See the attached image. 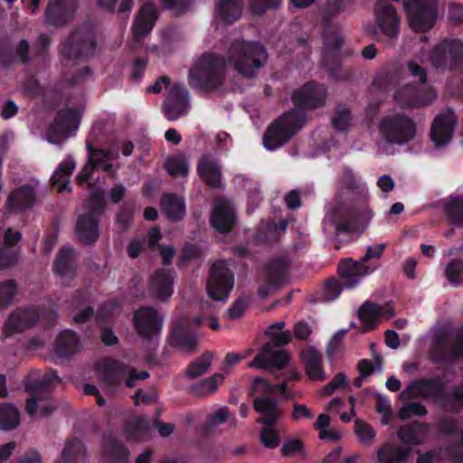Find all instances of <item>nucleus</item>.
I'll return each mask as SVG.
<instances>
[{"mask_svg":"<svg viewBox=\"0 0 463 463\" xmlns=\"http://www.w3.org/2000/svg\"><path fill=\"white\" fill-rule=\"evenodd\" d=\"M267 59V51L261 43L237 39L229 44L223 56L203 54L191 68L188 82L197 90L215 89L225 80L228 67L242 76L253 77Z\"/></svg>","mask_w":463,"mask_h":463,"instance_id":"obj_1","label":"nucleus"},{"mask_svg":"<svg viewBox=\"0 0 463 463\" xmlns=\"http://www.w3.org/2000/svg\"><path fill=\"white\" fill-rule=\"evenodd\" d=\"M430 63L435 68L454 69L463 64V42L460 40H443L431 51L421 50L414 60L407 62L409 74L426 83V72L420 64Z\"/></svg>","mask_w":463,"mask_h":463,"instance_id":"obj_2","label":"nucleus"},{"mask_svg":"<svg viewBox=\"0 0 463 463\" xmlns=\"http://www.w3.org/2000/svg\"><path fill=\"white\" fill-rule=\"evenodd\" d=\"M378 129L383 140L389 144L403 145L416 137V123L407 115L392 112L381 118Z\"/></svg>","mask_w":463,"mask_h":463,"instance_id":"obj_3","label":"nucleus"},{"mask_svg":"<svg viewBox=\"0 0 463 463\" xmlns=\"http://www.w3.org/2000/svg\"><path fill=\"white\" fill-rule=\"evenodd\" d=\"M304 116L300 109H292L274 121L267 129L263 145L268 150H275L287 143L302 127Z\"/></svg>","mask_w":463,"mask_h":463,"instance_id":"obj_4","label":"nucleus"},{"mask_svg":"<svg viewBox=\"0 0 463 463\" xmlns=\"http://www.w3.org/2000/svg\"><path fill=\"white\" fill-rule=\"evenodd\" d=\"M404 400L424 398L439 402L444 408L452 411V393H445V384L440 379H422L411 382L401 393Z\"/></svg>","mask_w":463,"mask_h":463,"instance_id":"obj_5","label":"nucleus"},{"mask_svg":"<svg viewBox=\"0 0 463 463\" xmlns=\"http://www.w3.org/2000/svg\"><path fill=\"white\" fill-rule=\"evenodd\" d=\"M104 199L102 190L91 192L89 203V213L80 216L76 232L79 238L85 243L94 242L99 237L97 215L103 210Z\"/></svg>","mask_w":463,"mask_h":463,"instance_id":"obj_6","label":"nucleus"},{"mask_svg":"<svg viewBox=\"0 0 463 463\" xmlns=\"http://www.w3.org/2000/svg\"><path fill=\"white\" fill-rule=\"evenodd\" d=\"M96 48L91 30L82 28L74 31L64 42L61 54L64 60L79 59L91 55Z\"/></svg>","mask_w":463,"mask_h":463,"instance_id":"obj_7","label":"nucleus"},{"mask_svg":"<svg viewBox=\"0 0 463 463\" xmlns=\"http://www.w3.org/2000/svg\"><path fill=\"white\" fill-rule=\"evenodd\" d=\"M81 114L79 109H61L47 133L48 142L59 145L65 141L78 128Z\"/></svg>","mask_w":463,"mask_h":463,"instance_id":"obj_8","label":"nucleus"},{"mask_svg":"<svg viewBox=\"0 0 463 463\" xmlns=\"http://www.w3.org/2000/svg\"><path fill=\"white\" fill-rule=\"evenodd\" d=\"M233 287V275L224 261H218L211 269L206 286L208 296L214 300H225Z\"/></svg>","mask_w":463,"mask_h":463,"instance_id":"obj_9","label":"nucleus"},{"mask_svg":"<svg viewBox=\"0 0 463 463\" xmlns=\"http://www.w3.org/2000/svg\"><path fill=\"white\" fill-rule=\"evenodd\" d=\"M436 96L431 87L416 90L412 85L404 84L395 90L393 99L402 109L418 108L430 104Z\"/></svg>","mask_w":463,"mask_h":463,"instance_id":"obj_10","label":"nucleus"},{"mask_svg":"<svg viewBox=\"0 0 463 463\" xmlns=\"http://www.w3.org/2000/svg\"><path fill=\"white\" fill-rule=\"evenodd\" d=\"M457 121L456 114L450 109L435 117L431 124L430 137L436 148L444 147L451 142Z\"/></svg>","mask_w":463,"mask_h":463,"instance_id":"obj_11","label":"nucleus"},{"mask_svg":"<svg viewBox=\"0 0 463 463\" xmlns=\"http://www.w3.org/2000/svg\"><path fill=\"white\" fill-rule=\"evenodd\" d=\"M189 109V93L183 84L175 83L170 87L163 105L165 117L171 121L187 114Z\"/></svg>","mask_w":463,"mask_h":463,"instance_id":"obj_12","label":"nucleus"},{"mask_svg":"<svg viewBox=\"0 0 463 463\" xmlns=\"http://www.w3.org/2000/svg\"><path fill=\"white\" fill-rule=\"evenodd\" d=\"M375 267H371L360 259L353 260H345L338 264V272L340 279L344 280V287L346 289H352L357 287L364 277L375 270Z\"/></svg>","mask_w":463,"mask_h":463,"instance_id":"obj_13","label":"nucleus"},{"mask_svg":"<svg viewBox=\"0 0 463 463\" xmlns=\"http://www.w3.org/2000/svg\"><path fill=\"white\" fill-rule=\"evenodd\" d=\"M163 317L153 307H141L134 315V326L139 335L149 338L159 334Z\"/></svg>","mask_w":463,"mask_h":463,"instance_id":"obj_14","label":"nucleus"},{"mask_svg":"<svg viewBox=\"0 0 463 463\" xmlns=\"http://www.w3.org/2000/svg\"><path fill=\"white\" fill-rule=\"evenodd\" d=\"M375 21L382 32L388 37L397 35L400 21L396 10L387 0H379L374 8Z\"/></svg>","mask_w":463,"mask_h":463,"instance_id":"obj_15","label":"nucleus"},{"mask_svg":"<svg viewBox=\"0 0 463 463\" xmlns=\"http://www.w3.org/2000/svg\"><path fill=\"white\" fill-rule=\"evenodd\" d=\"M288 362L289 354L286 351L276 350L271 344H267L254 360L248 364V367H256L259 369L271 367L281 370Z\"/></svg>","mask_w":463,"mask_h":463,"instance_id":"obj_16","label":"nucleus"},{"mask_svg":"<svg viewBox=\"0 0 463 463\" xmlns=\"http://www.w3.org/2000/svg\"><path fill=\"white\" fill-rule=\"evenodd\" d=\"M326 98V91L322 85L308 82L293 92L292 101L301 108H315L323 105Z\"/></svg>","mask_w":463,"mask_h":463,"instance_id":"obj_17","label":"nucleus"},{"mask_svg":"<svg viewBox=\"0 0 463 463\" xmlns=\"http://www.w3.org/2000/svg\"><path fill=\"white\" fill-rule=\"evenodd\" d=\"M393 315L394 311L389 305L380 306L373 302H364L358 310L364 331L374 328L382 318L389 319Z\"/></svg>","mask_w":463,"mask_h":463,"instance_id":"obj_18","label":"nucleus"},{"mask_svg":"<svg viewBox=\"0 0 463 463\" xmlns=\"http://www.w3.org/2000/svg\"><path fill=\"white\" fill-rule=\"evenodd\" d=\"M103 388L107 392H113L126 373V366L112 359H104L97 365Z\"/></svg>","mask_w":463,"mask_h":463,"instance_id":"obj_19","label":"nucleus"},{"mask_svg":"<svg viewBox=\"0 0 463 463\" xmlns=\"http://www.w3.org/2000/svg\"><path fill=\"white\" fill-rule=\"evenodd\" d=\"M203 321V319L199 317L189 321L187 325L176 321L171 337V344L183 353L189 354L194 351L198 345V339L195 335L187 334L184 329L190 326L192 323L196 326H200Z\"/></svg>","mask_w":463,"mask_h":463,"instance_id":"obj_20","label":"nucleus"},{"mask_svg":"<svg viewBox=\"0 0 463 463\" xmlns=\"http://www.w3.org/2000/svg\"><path fill=\"white\" fill-rule=\"evenodd\" d=\"M76 0H51L45 14V20L52 25H62L75 14Z\"/></svg>","mask_w":463,"mask_h":463,"instance_id":"obj_21","label":"nucleus"},{"mask_svg":"<svg viewBox=\"0 0 463 463\" xmlns=\"http://www.w3.org/2000/svg\"><path fill=\"white\" fill-rule=\"evenodd\" d=\"M236 222V214L233 207L226 200L219 201L212 213L211 224L220 232H230Z\"/></svg>","mask_w":463,"mask_h":463,"instance_id":"obj_22","label":"nucleus"},{"mask_svg":"<svg viewBox=\"0 0 463 463\" xmlns=\"http://www.w3.org/2000/svg\"><path fill=\"white\" fill-rule=\"evenodd\" d=\"M38 182L35 179H29L26 184L13 191L8 197L7 206L10 211H23L33 205L35 199V188Z\"/></svg>","mask_w":463,"mask_h":463,"instance_id":"obj_23","label":"nucleus"},{"mask_svg":"<svg viewBox=\"0 0 463 463\" xmlns=\"http://www.w3.org/2000/svg\"><path fill=\"white\" fill-rule=\"evenodd\" d=\"M39 318L38 311L35 308L17 310L8 318L4 327L5 336L23 332L30 328Z\"/></svg>","mask_w":463,"mask_h":463,"instance_id":"obj_24","label":"nucleus"},{"mask_svg":"<svg viewBox=\"0 0 463 463\" xmlns=\"http://www.w3.org/2000/svg\"><path fill=\"white\" fill-rule=\"evenodd\" d=\"M253 407L260 414L257 420L259 423L274 425L283 417L278 402L268 396L257 397L253 402Z\"/></svg>","mask_w":463,"mask_h":463,"instance_id":"obj_25","label":"nucleus"},{"mask_svg":"<svg viewBox=\"0 0 463 463\" xmlns=\"http://www.w3.org/2000/svg\"><path fill=\"white\" fill-rule=\"evenodd\" d=\"M156 17L155 5L146 3L139 10L133 24L132 30L136 40H141L151 32Z\"/></svg>","mask_w":463,"mask_h":463,"instance_id":"obj_26","label":"nucleus"},{"mask_svg":"<svg viewBox=\"0 0 463 463\" xmlns=\"http://www.w3.org/2000/svg\"><path fill=\"white\" fill-rule=\"evenodd\" d=\"M76 167V162L71 156H67L60 163L52 175V185L59 193H71L70 176Z\"/></svg>","mask_w":463,"mask_h":463,"instance_id":"obj_27","label":"nucleus"},{"mask_svg":"<svg viewBox=\"0 0 463 463\" xmlns=\"http://www.w3.org/2000/svg\"><path fill=\"white\" fill-rule=\"evenodd\" d=\"M128 451L111 435L105 436L101 442V456L107 463H125Z\"/></svg>","mask_w":463,"mask_h":463,"instance_id":"obj_28","label":"nucleus"},{"mask_svg":"<svg viewBox=\"0 0 463 463\" xmlns=\"http://www.w3.org/2000/svg\"><path fill=\"white\" fill-rule=\"evenodd\" d=\"M197 172L209 186L219 187L221 185V168L213 156H203L197 165Z\"/></svg>","mask_w":463,"mask_h":463,"instance_id":"obj_29","label":"nucleus"},{"mask_svg":"<svg viewBox=\"0 0 463 463\" xmlns=\"http://www.w3.org/2000/svg\"><path fill=\"white\" fill-rule=\"evenodd\" d=\"M242 6V0H220L215 6L214 19L230 24L240 18Z\"/></svg>","mask_w":463,"mask_h":463,"instance_id":"obj_30","label":"nucleus"},{"mask_svg":"<svg viewBox=\"0 0 463 463\" xmlns=\"http://www.w3.org/2000/svg\"><path fill=\"white\" fill-rule=\"evenodd\" d=\"M174 276L169 270H158L152 277L150 290L160 300L169 298L173 294Z\"/></svg>","mask_w":463,"mask_h":463,"instance_id":"obj_31","label":"nucleus"},{"mask_svg":"<svg viewBox=\"0 0 463 463\" xmlns=\"http://www.w3.org/2000/svg\"><path fill=\"white\" fill-rule=\"evenodd\" d=\"M429 427L427 424L414 422L402 426L397 432L399 439L404 444L420 445L428 437Z\"/></svg>","mask_w":463,"mask_h":463,"instance_id":"obj_32","label":"nucleus"},{"mask_svg":"<svg viewBox=\"0 0 463 463\" xmlns=\"http://www.w3.org/2000/svg\"><path fill=\"white\" fill-rule=\"evenodd\" d=\"M302 360L307 375L314 381L325 379V372L321 364V354L314 347H307L302 353Z\"/></svg>","mask_w":463,"mask_h":463,"instance_id":"obj_33","label":"nucleus"},{"mask_svg":"<svg viewBox=\"0 0 463 463\" xmlns=\"http://www.w3.org/2000/svg\"><path fill=\"white\" fill-rule=\"evenodd\" d=\"M411 453L410 448L397 447L385 443L377 450L379 463H402Z\"/></svg>","mask_w":463,"mask_h":463,"instance_id":"obj_34","label":"nucleus"},{"mask_svg":"<svg viewBox=\"0 0 463 463\" xmlns=\"http://www.w3.org/2000/svg\"><path fill=\"white\" fill-rule=\"evenodd\" d=\"M79 348V339L76 335L70 330L61 332L54 343V352L61 357L73 354Z\"/></svg>","mask_w":463,"mask_h":463,"instance_id":"obj_35","label":"nucleus"},{"mask_svg":"<svg viewBox=\"0 0 463 463\" xmlns=\"http://www.w3.org/2000/svg\"><path fill=\"white\" fill-rule=\"evenodd\" d=\"M21 233L8 229L5 233V246L0 247V268H7L17 260L16 253L10 248L21 240Z\"/></svg>","mask_w":463,"mask_h":463,"instance_id":"obj_36","label":"nucleus"},{"mask_svg":"<svg viewBox=\"0 0 463 463\" xmlns=\"http://www.w3.org/2000/svg\"><path fill=\"white\" fill-rule=\"evenodd\" d=\"M74 251L69 247L62 248L55 260L53 269L61 277L71 278L74 275Z\"/></svg>","mask_w":463,"mask_h":463,"instance_id":"obj_37","label":"nucleus"},{"mask_svg":"<svg viewBox=\"0 0 463 463\" xmlns=\"http://www.w3.org/2000/svg\"><path fill=\"white\" fill-rule=\"evenodd\" d=\"M89 153V163L93 165L94 168L100 169L109 174H114V170L111 165V161L116 158V155L111 151H104L102 149H91L88 146Z\"/></svg>","mask_w":463,"mask_h":463,"instance_id":"obj_38","label":"nucleus"},{"mask_svg":"<svg viewBox=\"0 0 463 463\" xmlns=\"http://www.w3.org/2000/svg\"><path fill=\"white\" fill-rule=\"evenodd\" d=\"M445 213L452 224H463V194L451 195L443 201Z\"/></svg>","mask_w":463,"mask_h":463,"instance_id":"obj_39","label":"nucleus"},{"mask_svg":"<svg viewBox=\"0 0 463 463\" xmlns=\"http://www.w3.org/2000/svg\"><path fill=\"white\" fill-rule=\"evenodd\" d=\"M161 207L165 214L172 220L181 219L185 213L184 200L173 194H165L162 197Z\"/></svg>","mask_w":463,"mask_h":463,"instance_id":"obj_40","label":"nucleus"},{"mask_svg":"<svg viewBox=\"0 0 463 463\" xmlns=\"http://www.w3.org/2000/svg\"><path fill=\"white\" fill-rule=\"evenodd\" d=\"M128 439L133 441H143L150 436V427L148 422L139 417L131 419L126 428Z\"/></svg>","mask_w":463,"mask_h":463,"instance_id":"obj_41","label":"nucleus"},{"mask_svg":"<svg viewBox=\"0 0 463 463\" xmlns=\"http://www.w3.org/2000/svg\"><path fill=\"white\" fill-rule=\"evenodd\" d=\"M20 424V413L17 408L9 403L0 404V430H10Z\"/></svg>","mask_w":463,"mask_h":463,"instance_id":"obj_42","label":"nucleus"},{"mask_svg":"<svg viewBox=\"0 0 463 463\" xmlns=\"http://www.w3.org/2000/svg\"><path fill=\"white\" fill-rule=\"evenodd\" d=\"M165 165L167 173L174 177H186L189 172L188 161L183 154L168 157Z\"/></svg>","mask_w":463,"mask_h":463,"instance_id":"obj_43","label":"nucleus"},{"mask_svg":"<svg viewBox=\"0 0 463 463\" xmlns=\"http://www.w3.org/2000/svg\"><path fill=\"white\" fill-rule=\"evenodd\" d=\"M84 452L81 442L73 439L66 444L62 451V460L64 463H78L83 458Z\"/></svg>","mask_w":463,"mask_h":463,"instance_id":"obj_44","label":"nucleus"},{"mask_svg":"<svg viewBox=\"0 0 463 463\" xmlns=\"http://www.w3.org/2000/svg\"><path fill=\"white\" fill-rule=\"evenodd\" d=\"M213 362V354L204 353L201 357L193 362L186 370V373L191 378H196L204 374L210 368Z\"/></svg>","mask_w":463,"mask_h":463,"instance_id":"obj_45","label":"nucleus"},{"mask_svg":"<svg viewBox=\"0 0 463 463\" xmlns=\"http://www.w3.org/2000/svg\"><path fill=\"white\" fill-rule=\"evenodd\" d=\"M285 322L279 321L269 327L267 335L271 338L276 346H280L288 344L291 341V333L289 331H283Z\"/></svg>","mask_w":463,"mask_h":463,"instance_id":"obj_46","label":"nucleus"},{"mask_svg":"<svg viewBox=\"0 0 463 463\" xmlns=\"http://www.w3.org/2000/svg\"><path fill=\"white\" fill-rule=\"evenodd\" d=\"M225 378L224 373H215L212 377L203 380L200 383L193 387L194 392L198 395H208L215 392L218 385L221 384Z\"/></svg>","mask_w":463,"mask_h":463,"instance_id":"obj_47","label":"nucleus"},{"mask_svg":"<svg viewBox=\"0 0 463 463\" xmlns=\"http://www.w3.org/2000/svg\"><path fill=\"white\" fill-rule=\"evenodd\" d=\"M260 439L265 448H276L280 441L279 430L274 425H265L260 430Z\"/></svg>","mask_w":463,"mask_h":463,"instance_id":"obj_48","label":"nucleus"},{"mask_svg":"<svg viewBox=\"0 0 463 463\" xmlns=\"http://www.w3.org/2000/svg\"><path fill=\"white\" fill-rule=\"evenodd\" d=\"M347 215L348 213L345 209L331 210L326 213L325 222L332 224L337 231L347 230L349 225L345 221Z\"/></svg>","mask_w":463,"mask_h":463,"instance_id":"obj_49","label":"nucleus"},{"mask_svg":"<svg viewBox=\"0 0 463 463\" xmlns=\"http://www.w3.org/2000/svg\"><path fill=\"white\" fill-rule=\"evenodd\" d=\"M54 380H58V376L55 372H50L46 373L42 379L30 381L25 384V390L31 394L36 395L41 393L43 388Z\"/></svg>","mask_w":463,"mask_h":463,"instance_id":"obj_50","label":"nucleus"},{"mask_svg":"<svg viewBox=\"0 0 463 463\" xmlns=\"http://www.w3.org/2000/svg\"><path fill=\"white\" fill-rule=\"evenodd\" d=\"M445 272L451 284H458L463 279V261L460 260H451L447 265Z\"/></svg>","mask_w":463,"mask_h":463,"instance_id":"obj_51","label":"nucleus"},{"mask_svg":"<svg viewBox=\"0 0 463 463\" xmlns=\"http://www.w3.org/2000/svg\"><path fill=\"white\" fill-rule=\"evenodd\" d=\"M354 431L359 440L364 444L371 443L375 437V432L372 427L359 419L355 420Z\"/></svg>","mask_w":463,"mask_h":463,"instance_id":"obj_52","label":"nucleus"},{"mask_svg":"<svg viewBox=\"0 0 463 463\" xmlns=\"http://www.w3.org/2000/svg\"><path fill=\"white\" fill-rule=\"evenodd\" d=\"M427 413L426 408L418 402H410L402 406L398 416L401 420H404L413 416H424Z\"/></svg>","mask_w":463,"mask_h":463,"instance_id":"obj_53","label":"nucleus"},{"mask_svg":"<svg viewBox=\"0 0 463 463\" xmlns=\"http://www.w3.org/2000/svg\"><path fill=\"white\" fill-rule=\"evenodd\" d=\"M99 5L105 10L118 13L128 12L133 6V0H98Z\"/></svg>","mask_w":463,"mask_h":463,"instance_id":"obj_54","label":"nucleus"},{"mask_svg":"<svg viewBox=\"0 0 463 463\" xmlns=\"http://www.w3.org/2000/svg\"><path fill=\"white\" fill-rule=\"evenodd\" d=\"M348 384L345 375L342 373H337L331 382H329L322 390V394L329 396L337 390H344Z\"/></svg>","mask_w":463,"mask_h":463,"instance_id":"obj_55","label":"nucleus"},{"mask_svg":"<svg viewBox=\"0 0 463 463\" xmlns=\"http://www.w3.org/2000/svg\"><path fill=\"white\" fill-rule=\"evenodd\" d=\"M375 409L382 415V423L383 425L388 424L392 417L390 401L383 396L378 395Z\"/></svg>","mask_w":463,"mask_h":463,"instance_id":"obj_56","label":"nucleus"},{"mask_svg":"<svg viewBox=\"0 0 463 463\" xmlns=\"http://www.w3.org/2000/svg\"><path fill=\"white\" fill-rule=\"evenodd\" d=\"M345 288L344 287V280L331 279L326 281L325 285V298L327 301L335 300L338 298L341 291Z\"/></svg>","mask_w":463,"mask_h":463,"instance_id":"obj_57","label":"nucleus"},{"mask_svg":"<svg viewBox=\"0 0 463 463\" xmlns=\"http://www.w3.org/2000/svg\"><path fill=\"white\" fill-rule=\"evenodd\" d=\"M332 122L335 129L339 131L346 130L349 128L351 122L350 111L346 109H338L334 116Z\"/></svg>","mask_w":463,"mask_h":463,"instance_id":"obj_58","label":"nucleus"},{"mask_svg":"<svg viewBox=\"0 0 463 463\" xmlns=\"http://www.w3.org/2000/svg\"><path fill=\"white\" fill-rule=\"evenodd\" d=\"M16 293V287L13 281H6L0 285V307L10 304Z\"/></svg>","mask_w":463,"mask_h":463,"instance_id":"obj_59","label":"nucleus"},{"mask_svg":"<svg viewBox=\"0 0 463 463\" xmlns=\"http://www.w3.org/2000/svg\"><path fill=\"white\" fill-rule=\"evenodd\" d=\"M281 0H250V6L256 14H262L269 8H276Z\"/></svg>","mask_w":463,"mask_h":463,"instance_id":"obj_60","label":"nucleus"},{"mask_svg":"<svg viewBox=\"0 0 463 463\" xmlns=\"http://www.w3.org/2000/svg\"><path fill=\"white\" fill-rule=\"evenodd\" d=\"M252 391L256 394H269L275 392V386L271 385L266 379L255 378L252 382Z\"/></svg>","mask_w":463,"mask_h":463,"instance_id":"obj_61","label":"nucleus"},{"mask_svg":"<svg viewBox=\"0 0 463 463\" xmlns=\"http://www.w3.org/2000/svg\"><path fill=\"white\" fill-rule=\"evenodd\" d=\"M230 412L227 407L220 408L211 415L207 424L210 428L217 427L225 422L228 420Z\"/></svg>","mask_w":463,"mask_h":463,"instance_id":"obj_62","label":"nucleus"},{"mask_svg":"<svg viewBox=\"0 0 463 463\" xmlns=\"http://www.w3.org/2000/svg\"><path fill=\"white\" fill-rule=\"evenodd\" d=\"M463 355V327L456 334L453 343L448 354L449 357Z\"/></svg>","mask_w":463,"mask_h":463,"instance_id":"obj_63","label":"nucleus"},{"mask_svg":"<svg viewBox=\"0 0 463 463\" xmlns=\"http://www.w3.org/2000/svg\"><path fill=\"white\" fill-rule=\"evenodd\" d=\"M312 411L305 404L294 403L291 418L294 420H299L302 419L310 420L313 418Z\"/></svg>","mask_w":463,"mask_h":463,"instance_id":"obj_64","label":"nucleus"}]
</instances>
